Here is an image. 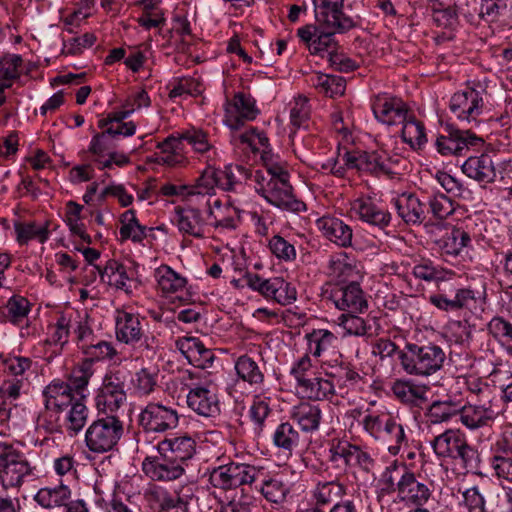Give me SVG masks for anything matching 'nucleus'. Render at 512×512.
Instances as JSON below:
<instances>
[{
  "mask_svg": "<svg viewBox=\"0 0 512 512\" xmlns=\"http://www.w3.org/2000/svg\"><path fill=\"white\" fill-rule=\"evenodd\" d=\"M142 470L151 480L159 482L179 479L185 473V467L164 451H158L155 456H146L142 462Z\"/></svg>",
  "mask_w": 512,
  "mask_h": 512,
  "instance_id": "nucleus-14",
  "label": "nucleus"
},
{
  "mask_svg": "<svg viewBox=\"0 0 512 512\" xmlns=\"http://www.w3.org/2000/svg\"><path fill=\"white\" fill-rule=\"evenodd\" d=\"M346 493L345 486L338 481L318 483L313 496L317 504L326 505L339 500Z\"/></svg>",
  "mask_w": 512,
  "mask_h": 512,
  "instance_id": "nucleus-49",
  "label": "nucleus"
},
{
  "mask_svg": "<svg viewBox=\"0 0 512 512\" xmlns=\"http://www.w3.org/2000/svg\"><path fill=\"white\" fill-rule=\"evenodd\" d=\"M375 118L386 125H396L406 120L408 108L402 99L379 94L372 102Z\"/></svg>",
  "mask_w": 512,
  "mask_h": 512,
  "instance_id": "nucleus-18",
  "label": "nucleus"
},
{
  "mask_svg": "<svg viewBox=\"0 0 512 512\" xmlns=\"http://www.w3.org/2000/svg\"><path fill=\"white\" fill-rule=\"evenodd\" d=\"M507 443L503 448V455H494L491 458V467L499 478L512 483V457L509 456Z\"/></svg>",
  "mask_w": 512,
  "mask_h": 512,
  "instance_id": "nucleus-64",
  "label": "nucleus"
},
{
  "mask_svg": "<svg viewBox=\"0 0 512 512\" xmlns=\"http://www.w3.org/2000/svg\"><path fill=\"white\" fill-rule=\"evenodd\" d=\"M187 404L197 414L205 417H213L220 411L218 397L210 389V385H196L190 388Z\"/></svg>",
  "mask_w": 512,
  "mask_h": 512,
  "instance_id": "nucleus-19",
  "label": "nucleus"
},
{
  "mask_svg": "<svg viewBox=\"0 0 512 512\" xmlns=\"http://www.w3.org/2000/svg\"><path fill=\"white\" fill-rule=\"evenodd\" d=\"M304 397L313 400H322L334 395L335 387L332 381L319 377H308L302 380V384L298 386Z\"/></svg>",
  "mask_w": 512,
  "mask_h": 512,
  "instance_id": "nucleus-39",
  "label": "nucleus"
},
{
  "mask_svg": "<svg viewBox=\"0 0 512 512\" xmlns=\"http://www.w3.org/2000/svg\"><path fill=\"white\" fill-rule=\"evenodd\" d=\"M479 0H458L454 8L445 10V14L450 18H457L462 15L468 22L475 23L478 18Z\"/></svg>",
  "mask_w": 512,
  "mask_h": 512,
  "instance_id": "nucleus-61",
  "label": "nucleus"
},
{
  "mask_svg": "<svg viewBox=\"0 0 512 512\" xmlns=\"http://www.w3.org/2000/svg\"><path fill=\"white\" fill-rule=\"evenodd\" d=\"M30 311L29 301L18 295L12 296L2 308L1 315L3 321L10 322L12 324H20Z\"/></svg>",
  "mask_w": 512,
  "mask_h": 512,
  "instance_id": "nucleus-44",
  "label": "nucleus"
},
{
  "mask_svg": "<svg viewBox=\"0 0 512 512\" xmlns=\"http://www.w3.org/2000/svg\"><path fill=\"white\" fill-rule=\"evenodd\" d=\"M308 352L314 357H320L337 348L339 338L327 329H314L306 335Z\"/></svg>",
  "mask_w": 512,
  "mask_h": 512,
  "instance_id": "nucleus-32",
  "label": "nucleus"
},
{
  "mask_svg": "<svg viewBox=\"0 0 512 512\" xmlns=\"http://www.w3.org/2000/svg\"><path fill=\"white\" fill-rule=\"evenodd\" d=\"M484 90L466 88L455 93L450 100L451 112L461 121L471 122L477 119L484 107Z\"/></svg>",
  "mask_w": 512,
  "mask_h": 512,
  "instance_id": "nucleus-15",
  "label": "nucleus"
},
{
  "mask_svg": "<svg viewBox=\"0 0 512 512\" xmlns=\"http://www.w3.org/2000/svg\"><path fill=\"white\" fill-rule=\"evenodd\" d=\"M431 446L438 457L459 459L466 469L477 467L478 453L459 430H446L431 441Z\"/></svg>",
  "mask_w": 512,
  "mask_h": 512,
  "instance_id": "nucleus-4",
  "label": "nucleus"
},
{
  "mask_svg": "<svg viewBox=\"0 0 512 512\" xmlns=\"http://www.w3.org/2000/svg\"><path fill=\"white\" fill-rule=\"evenodd\" d=\"M263 476V469L245 463L230 462L210 472V483L220 489H233L251 484Z\"/></svg>",
  "mask_w": 512,
  "mask_h": 512,
  "instance_id": "nucleus-7",
  "label": "nucleus"
},
{
  "mask_svg": "<svg viewBox=\"0 0 512 512\" xmlns=\"http://www.w3.org/2000/svg\"><path fill=\"white\" fill-rule=\"evenodd\" d=\"M217 170L211 167L205 169L200 177L196 180V183L192 186H188L187 196H209L211 197L215 193V187L217 186Z\"/></svg>",
  "mask_w": 512,
  "mask_h": 512,
  "instance_id": "nucleus-48",
  "label": "nucleus"
},
{
  "mask_svg": "<svg viewBox=\"0 0 512 512\" xmlns=\"http://www.w3.org/2000/svg\"><path fill=\"white\" fill-rule=\"evenodd\" d=\"M178 423L177 411L159 403H149L139 415V424L146 432L162 433L175 429Z\"/></svg>",
  "mask_w": 512,
  "mask_h": 512,
  "instance_id": "nucleus-12",
  "label": "nucleus"
},
{
  "mask_svg": "<svg viewBox=\"0 0 512 512\" xmlns=\"http://www.w3.org/2000/svg\"><path fill=\"white\" fill-rule=\"evenodd\" d=\"M123 433V421L117 414H103L87 428L85 443L91 452H110L117 446Z\"/></svg>",
  "mask_w": 512,
  "mask_h": 512,
  "instance_id": "nucleus-3",
  "label": "nucleus"
},
{
  "mask_svg": "<svg viewBox=\"0 0 512 512\" xmlns=\"http://www.w3.org/2000/svg\"><path fill=\"white\" fill-rule=\"evenodd\" d=\"M172 222L183 235L195 238L204 237L205 220L199 209L193 207H176Z\"/></svg>",
  "mask_w": 512,
  "mask_h": 512,
  "instance_id": "nucleus-22",
  "label": "nucleus"
},
{
  "mask_svg": "<svg viewBox=\"0 0 512 512\" xmlns=\"http://www.w3.org/2000/svg\"><path fill=\"white\" fill-rule=\"evenodd\" d=\"M398 359L402 369L410 375L429 376L442 369L446 353L434 343H407Z\"/></svg>",
  "mask_w": 512,
  "mask_h": 512,
  "instance_id": "nucleus-2",
  "label": "nucleus"
},
{
  "mask_svg": "<svg viewBox=\"0 0 512 512\" xmlns=\"http://www.w3.org/2000/svg\"><path fill=\"white\" fill-rule=\"evenodd\" d=\"M262 495L270 502L281 503L289 492L288 486L278 478L263 479L260 487Z\"/></svg>",
  "mask_w": 512,
  "mask_h": 512,
  "instance_id": "nucleus-54",
  "label": "nucleus"
},
{
  "mask_svg": "<svg viewBox=\"0 0 512 512\" xmlns=\"http://www.w3.org/2000/svg\"><path fill=\"white\" fill-rule=\"evenodd\" d=\"M71 494L69 486L60 483L56 486L40 488L33 500L43 509H54L68 505Z\"/></svg>",
  "mask_w": 512,
  "mask_h": 512,
  "instance_id": "nucleus-30",
  "label": "nucleus"
},
{
  "mask_svg": "<svg viewBox=\"0 0 512 512\" xmlns=\"http://www.w3.org/2000/svg\"><path fill=\"white\" fill-rule=\"evenodd\" d=\"M98 269L103 282L126 293H131V282L134 276L131 268H127L123 263L112 259L106 263L103 269Z\"/></svg>",
  "mask_w": 512,
  "mask_h": 512,
  "instance_id": "nucleus-24",
  "label": "nucleus"
},
{
  "mask_svg": "<svg viewBox=\"0 0 512 512\" xmlns=\"http://www.w3.org/2000/svg\"><path fill=\"white\" fill-rule=\"evenodd\" d=\"M246 282L251 289L259 292L267 299L274 300L277 283H279V277L265 279L257 274L249 273L246 276Z\"/></svg>",
  "mask_w": 512,
  "mask_h": 512,
  "instance_id": "nucleus-59",
  "label": "nucleus"
},
{
  "mask_svg": "<svg viewBox=\"0 0 512 512\" xmlns=\"http://www.w3.org/2000/svg\"><path fill=\"white\" fill-rule=\"evenodd\" d=\"M343 164L338 158H332L322 164V169L329 171L337 177H343L346 169H356L368 172L374 176L393 178L399 175L406 167V159L397 153L385 149L371 152H345Z\"/></svg>",
  "mask_w": 512,
  "mask_h": 512,
  "instance_id": "nucleus-1",
  "label": "nucleus"
},
{
  "mask_svg": "<svg viewBox=\"0 0 512 512\" xmlns=\"http://www.w3.org/2000/svg\"><path fill=\"white\" fill-rule=\"evenodd\" d=\"M310 84L325 95L333 98L345 92L346 81L343 77L316 73L310 76Z\"/></svg>",
  "mask_w": 512,
  "mask_h": 512,
  "instance_id": "nucleus-41",
  "label": "nucleus"
},
{
  "mask_svg": "<svg viewBox=\"0 0 512 512\" xmlns=\"http://www.w3.org/2000/svg\"><path fill=\"white\" fill-rule=\"evenodd\" d=\"M358 312L342 313L337 318V324L345 330L347 335L365 336L371 328L365 320L357 315Z\"/></svg>",
  "mask_w": 512,
  "mask_h": 512,
  "instance_id": "nucleus-52",
  "label": "nucleus"
},
{
  "mask_svg": "<svg viewBox=\"0 0 512 512\" xmlns=\"http://www.w3.org/2000/svg\"><path fill=\"white\" fill-rule=\"evenodd\" d=\"M470 242L469 233L461 228H453L438 241V246L443 254L457 256Z\"/></svg>",
  "mask_w": 512,
  "mask_h": 512,
  "instance_id": "nucleus-40",
  "label": "nucleus"
},
{
  "mask_svg": "<svg viewBox=\"0 0 512 512\" xmlns=\"http://www.w3.org/2000/svg\"><path fill=\"white\" fill-rule=\"evenodd\" d=\"M412 273L418 279L432 282L444 280L446 272L441 267L434 265L432 261L424 259L413 267Z\"/></svg>",
  "mask_w": 512,
  "mask_h": 512,
  "instance_id": "nucleus-62",
  "label": "nucleus"
},
{
  "mask_svg": "<svg viewBox=\"0 0 512 512\" xmlns=\"http://www.w3.org/2000/svg\"><path fill=\"white\" fill-rule=\"evenodd\" d=\"M155 278L158 288L165 295L182 292L187 284L186 278L167 265H161L155 270Z\"/></svg>",
  "mask_w": 512,
  "mask_h": 512,
  "instance_id": "nucleus-37",
  "label": "nucleus"
},
{
  "mask_svg": "<svg viewBox=\"0 0 512 512\" xmlns=\"http://www.w3.org/2000/svg\"><path fill=\"white\" fill-rule=\"evenodd\" d=\"M483 138L470 130L450 129L447 135L437 137L435 147L442 156H461L473 147L483 145Z\"/></svg>",
  "mask_w": 512,
  "mask_h": 512,
  "instance_id": "nucleus-13",
  "label": "nucleus"
},
{
  "mask_svg": "<svg viewBox=\"0 0 512 512\" xmlns=\"http://www.w3.org/2000/svg\"><path fill=\"white\" fill-rule=\"evenodd\" d=\"M487 329L490 335L512 352V324L503 317H493Z\"/></svg>",
  "mask_w": 512,
  "mask_h": 512,
  "instance_id": "nucleus-50",
  "label": "nucleus"
},
{
  "mask_svg": "<svg viewBox=\"0 0 512 512\" xmlns=\"http://www.w3.org/2000/svg\"><path fill=\"white\" fill-rule=\"evenodd\" d=\"M68 408L65 427L70 434H77L86 425L89 410L84 404L82 396L76 399Z\"/></svg>",
  "mask_w": 512,
  "mask_h": 512,
  "instance_id": "nucleus-46",
  "label": "nucleus"
},
{
  "mask_svg": "<svg viewBox=\"0 0 512 512\" xmlns=\"http://www.w3.org/2000/svg\"><path fill=\"white\" fill-rule=\"evenodd\" d=\"M234 368L238 377L250 385H260L264 382V373L261 367L248 355L238 357Z\"/></svg>",
  "mask_w": 512,
  "mask_h": 512,
  "instance_id": "nucleus-42",
  "label": "nucleus"
},
{
  "mask_svg": "<svg viewBox=\"0 0 512 512\" xmlns=\"http://www.w3.org/2000/svg\"><path fill=\"white\" fill-rule=\"evenodd\" d=\"M125 373L121 370L106 375L95 401L100 413L117 414L126 401Z\"/></svg>",
  "mask_w": 512,
  "mask_h": 512,
  "instance_id": "nucleus-11",
  "label": "nucleus"
},
{
  "mask_svg": "<svg viewBox=\"0 0 512 512\" xmlns=\"http://www.w3.org/2000/svg\"><path fill=\"white\" fill-rule=\"evenodd\" d=\"M396 492L398 499L405 504L423 508L432 499L434 483L403 468L400 479L397 480Z\"/></svg>",
  "mask_w": 512,
  "mask_h": 512,
  "instance_id": "nucleus-8",
  "label": "nucleus"
},
{
  "mask_svg": "<svg viewBox=\"0 0 512 512\" xmlns=\"http://www.w3.org/2000/svg\"><path fill=\"white\" fill-rule=\"evenodd\" d=\"M393 417L385 411L371 412L364 416L363 427L374 438L383 437V428L389 426Z\"/></svg>",
  "mask_w": 512,
  "mask_h": 512,
  "instance_id": "nucleus-53",
  "label": "nucleus"
},
{
  "mask_svg": "<svg viewBox=\"0 0 512 512\" xmlns=\"http://www.w3.org/2000/svg\"><path fill=\"white\" fill-rule=\"evenodd\" d=\"M461 410V401L452 397L443 400L433 401L426 412L428 421L432 424H440L450 421L453 417L459 415Z\"/></svg>",
  "mask_w": 512,
  "mask_h": 512,
  "instance_id": "nucleus-31",
  "label": "nucleus"
},
{
  "mask_svg": "<svg viewBox=\"0 0 512 512\" xmlns=\"http://www.w3.org/2000/svg\"><path fill=\"white\" fill-rule=\"evenodd\" d=\"M305 442L306 439L289 422L279 424L273 433L274 445L288 453H292L294 449Z\"/></svg>",
  "mask_w": 512,
  "mask_h": 512,
  "instance_id": "nucleus-36",
  "label": "nucleus"
},
{
  "mask_svg": "<svg viewBox=\"0 0 512 512\" xmlns=\"http://www.w3.org/2000/svg\"><path fill=\"white\" fill-rule=\"evenodd\" d=\"M34 469L13 444L0 442V481L4 487H20Z\"/></svg>",
  "mask_w": 512,
  "mask_h": 512,
  "instance_id": "nucleus-5",
  "label": "nucleus"
},
{
  "mask_svg": "<svg viewBox=\"0 0 512 512\" xmlns=\"http://www.w3.org/2000/svg\"><path fill=\"white\" fill-rule=\"evenodd\" d=\"M292 419L297 422L303 432H313L319 428L322 411L319 405L301 403L294 407Z\"/></svg>",
  "mask_w": 512,
  "mask_h": 512,
  "instance_id": "nucleus-35",
  "label": "nucleus"
},
{
  "mask_svg": "<svg viewBox=\"0 0 512 512\" xmlns=\"http://www.w3.org/2000/svg\"><path fill=\"white\" fill-rule=\"evenodd\" d=\"M146 497L152 507L160 512H170L180 510L186 512L188 499L186 495H180L179 492H169L163 487L155 486L146 492Z\"/></svg>",
  "mask_w": 512,
  "mask_h": 512,
  "instance_id": "nucleus-23",
  "label": "nucleus"
},
{
  "mask_svg": "<svg viewBox=\"0 0 512 512\" xmlns=\"http://www.w3.org/2000/svg\"><path fill=\"white\" fill-rule=\"evenodd\" d=\"M435 179L451 197L466 198L470 195L469 189L465 187L459 179L447 172L438 171L435 175Z\"/></svg>",
  "mask_w": 512,
  "mask_h": 512,
  "instance_id": "nucleus-58",
  "label": "nucleus"
},
{
  "mask_svg": "<svg viewBox=\"0 0 512 512\" xmlns=\"http://www.w3.org/2000/svg\"><path fill=\"white\" fill-rule=\"evenodd\" d=\"M461 169L467 177L479 183H492L497 177L495 163L487 153L468 157Z\"/></svg>",
  "mask_w": 512,
  "mask_h": 512,
  "instance_id": "nucleus-20",
  "label": "nucleus"
},
{
  "mask_svg": "<svg viewBox=\"0 0 512 512\" xmlns=\"http://www.w3.org/2000/svg\"><path fill=\"white\" fill-rule=\"evenodd\" d=\"M195 448V440L187 435L167 438L157 445L158 451H164L184 467L187 465V461L193 457Z\"/></svg>",
  "mask_w": 512,
  "mask_h": 512,
  "instance_id": "nucleus-26",
  "label": "nucleus"
},
{
  "mask_svg": "<svg viewBox=\"0 0 512 512\" xmlns=\"http://www.w3.org/2000/svg\"><path fill=\"white\" fill-rule=\"evenodd\" d=\"M337 33L339 31L321 29L312 43H310L309 51L312 54L320 55L322 58H327L329 53L337 50V42L334 38V35Z\"/></svg>",
  "mask_w": 512,
  "mask_h": 512,
  "instance_id": "nucleus-51",
  "label": "nucleus"
},
{
  "mask_svg": "<svg viewBox=\"0 0 512 512\" xmlns=\"http://www.w3.org/2000/svg\"><path fill=\"white\" fill-rule=\"evenodd\" d=\"M256 191L270 204L291 212H301L306 209L304 202L296 199L289 180H266V177L256 172Z\"/></svg>",
  "mask_w": 512,
  "mask_h": 512,
  "instance_id": "nucleus-6",
  "label": "nucleus"
},
{
  "mask_svg": "<svg viewBox=\"0 0 512 512\" xmlns=\"http://www.w3.org/2000/svg\"><path fill=\"white\" fill-rule=\"evenodd\" d=\"M44 405L48 409H56L60 412L68 409L76 400L71 387L62 381H52L43 391Z\"/></svg>",
  "mask_w": 512,
  "mask_h": 512,
  "instance_id": "nucleus-27",
  "label": "nucleus"
},
{
  "mask_svg": "<svg viewBox=\"0 0 512 512\" xmlns=\"http://www.w3.org/2000/svg\"><path fill=\"white\" fill-rule=\"evenodd\" d=\"M80 347L83 350V353L91 361L111 359L116 355V350L112 344L106 341H98L97 343L91 341L89 343L82 344Z\"/></svg>",
  "mask_w": 512,
  "mask_h": 512,
  "instance_id": "nucleus-60",
  "label": "nucleus"
},
{
  "mask_svg": "<svg viewBox=\"0 0 512 512\" xmlns=\"http://www.w3.org/2000/svg\"><path fill=\"white\" fill-rule=\"evenodd\" d=\"M16 240L20 245H26L30 240L37 239L44 243L49 237L48 225H37L35 222H15Z\"/></svg>",
  "mask_w": 512,
  "mask_h": 512,
  "instance_id": "nucleus-45",
  "label": "nucleus"
},
{
  "mask_svg": "<svg viewBox=\"0 0 512 512\" xmlns=\"http://www.w3.org/2000/svg\"><path fill=\"white\" fill-rule=\"evenodd\" d=\"M259 111L255 100L242 92H238L225 103V124L232 130L240 129L246 121L254 120Z\"/></svg>",
  "mask_w": 512,
  "mask_h": 512,
  "instance_id": "nucleus-16",
  "label": "nucleus"
},
{
  "mask_svg": "<svg viewBox=\"0 0 512 512\" xmlns=\"http://www.w3.org/2000/svg\"><path fill=\"white\" fill-rule=\"evenodd\" d=\"M391 389L396 398L407 405L419 406L426 400L427 387L410 380H396Z\"/></svg>",
  "mask_w": 512,
  "mask_h": 512,
  "instance_id": "nucleus-33",
  "label": "nucleus"
},
{
  "mask_svg": "<svg viewBox=\"0 0 512 512\" xmlns=\"http://www.w3.org/2000/svg\"><path fill=\"white\" fill-rule=\"evenodd\" d=\"M270 407L267 399L256 396L253 404L249 409V417L253 424V431L259 435L264 428V423L268 415L270 414Z\"/></svg>",
  "mask_w": 512,
  "mask_h": 512,
  "instance_id": "nucleus-55",
  "label": "nucleus"
},
{
  "mask_svg": "<svg viewBox=\"0 0 512 512\" xmlns=\"http://www.w3.org/2000/svg\"><path fill=\"white\" fill-rule=\"evenodd\" d=\"M475 299L473 290L461 288L456 291L453 298H449L446 294H433L429 297V302L440 310L449 312L457 311L468 306L469 302Z\"/></svg>",
  "mask_w": 512,
  "mask_h": 512,
  "instance_id": "nucleus-34",
  "label": "nucleus"
},
{
  "mask_svg": "<svg viewBox=\"0 0 512 512\" xmlns=\"http://www.w3.org/2000/svg\"><path fill=\"white\" fill-rule=\"evenodd\" d=\"M182 138L192 146L196 153H206L213 148L208 134L200 128L191 127L182 131Z\"/></svg>",
  "mask_w": 512,
  "mask_h": 512,
  "instance_id": "nucleus-57",
  "label": "nucleus"
},
{
  "mask_svg": "<svg viewBox=\"0 0 512 512\" xmlns=\"http://www.w3.org/2000/svg\"><path fill=\"white\" fill-rule=\"evenodd\" d=\"M429 209L435 218L444 219L454 211L453 202L450 197L442 193H437L429 199Z\"/></svg>",
  "mask_w": 512,
  "mask_h": 512,
  "instance_id": "nucleus-63",
  "label": "nucleus"
},
{
  "mask_svg": "<svg viewBox=\"0 0 512 512\" xmlns=\"http://www.w3.org/2000/svg\"><path fill=\"white\" fill-rule=\"evenodd\" d=\"M316 25L321 29L346 33L353 29L354 20L343 11L344 0H313Z\"/></svg>",
  "mask_w": 512,
  "mask_h": 512,
  "instance_id": "nucleus-9",
  "label": "nucleus"
},
{
  "mask_svg": "<svg viewBox=\"0 0 512 512\" xmlns=\"http://www.w3.org/2000/svg\"><path fill=\"white\" fill-rule=\"evenodd\" d=\"M328 299L339 310L348 312H364L368 308L367 300L358 283L336 286L331 289Z\"/></svg>",
  "mask_w": 512,
  "mask_h": 512,
  "instance_id": "nucleus-17",
  "label": "nucleus"
},
{
  "mask_svg": "<svg viewBox=\"0 0 512 512\" xmlns=\"http://www.w3.org/2000/svg\"><path fill=\"white\" fill-rule=\"evenodd\" d=\"M402 139L413 149H421L427 142L425 128L422 122L413 116H406V120L401 122Z\"/></svg>",
  "mask_w": 512,
  "mask_h": 512,
  "instance_id": "nucleus-43",
  "label": "nucleus"
},
{
  "mask_svg": "<svg viewBox=\"0 0 512 512\" xmlns=\"http://www.w3.org/2000/svg\"><path fill=\"white\" fill-rule=\"evenodd\" d=\"M317 227L325 238L338 246L348 247L352 244L351 227L338 218L324 216L317 220Z\"/></svg>",
  "mask_w": 512,
  "mask_h": 512,
  "instance_id": "nucleus-25",
  "label": "nucleus"
},
{
  "mask_svg": "<svg viewBox=\"0 0 512 512\" xmlns=\"http://www.w3.org/2000/svg\"><path fill=\"white\" fill-rule=\"evenodd\" d=\"M159 372L156 368L144 367L136 371L131 378V387L135 395L148 396L158 386Z\"/></svg>",
  "mask_w": 512,
  "mask_h": 512,
  "instance_id": "nucleus-38",
  "label": "nucleus"
},
{
  "mask_svg": "<svg viewBox=\"0 0 512 512\" xmlns=\"http://www.w3.org/2000/svg\"><path fill=\"white\" fill-rule=\"evenodd\" d=\"M351 211L368 224L385 227L390 222V214L379 208L371 198H358L351 204Z\"/></svg>",
  "mask_w": 512,
  "mask_h": 512,
  "instance_id": "nucleus-29",
  "label": "nucleus"
},
{
  "mask_svg": "<svg viewBox=\"0 0 512 512\" xmlns=\"http://www.w3.org/2000/svg\"><path fill=\"white\" fill-rule=\"evenodd\" d=\"M121 223L120 235L122 239L141 242L146 237V227L139 223L133 209L127 210L122 214Z\"/></svg>",
  "mask_w": 512,
  "mask_h": 512,
  "instance_id": "nucleus-47",
  "label": "nucleus"
},
{
  "mask_svg": "<svg viewBox=\"0 0 512 512\" xmlns=\"http://www.w3.org/2000/svg\"><path fill=\"white\" fill-rule=\"evenodd\" d=\"M115 333L118 341L127 345L139 344L143 351H154V337L145 335L139 315L117 310L115 316Z\"/></svg>",
  "mask_w": 512,
  "mask_h": 512,
  "instance_id": "nucleus-10",
  "label": "nucleus"
},
{
  "mask_svg": "<svg viewBox=\"0 0 512 512\" xmlns=\"http://www.w3.org/2000/svg\"><path fill=\"white\" fill-rule=\"evenodd\" d=\"M268 246L271 253L279 260L292 262L296 259L294 244L278 234L269 240Z\"/></svg>",
  "mask_w": 512,
  "mask_h": 512,
  "instance_id": "nucleus-56",
  "label": "nucleus"
},
{
  "mask_svg": "<svg viewBox=\"0 0 512 512\" xmlns=\"http://www.w3.org/2000/svg\"><path fill=\"white\" fill-rule=\"evenodd\" d=\"M498 413L487 404H462L459 411L461 423L469 430H476L489 426L497 417Z\"/></svg>",
  "mask_w": 512,
  "mask_h": 512,
  "instance_id": "nucleus-21",
  "label": "nucleus"
},
{
  "mask_svg": "<svg viewBox=\"0 0 512 512\" xmlns=\"http://www.w3.org/2000/svg\"><path fill=\"white\" fill-rule=\"evenodd\" d=\"M398 215L407 224H420L427 213L425 203H422L414 194H402L394 201Z\"/></svg>",
  "mask_w": 512,
  "mask_h": 512,
  "instance_id": "nucleus-28",
  "label": "nucleus"
}]
</instances>
